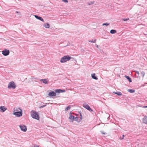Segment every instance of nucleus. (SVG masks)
Masks as SVG:
<instances>
[{
	"instance_id": "nucleus-1",
	"label": "nucleus",
	"mask_w": 147,
	"mask_h": 147,
	"mask_svg": "<svg viewBox=\"0 0 147 147\" xmlns=\"http://www.w3.org/2000/svg\"><path fill=\"white\" fill-rule=\"evenodd\" d=\"M31 117L34 119L38 120L40 117L38 113L32 110L31 112Z\"/></svg>"
},
{
	"instance_id": "nucleus-2",
	"label": "nucleus",
	"mask_w": 147,
	"mask_h": 147,
	"mask_svg": "<svg viewBox=\"0 0 147 147\" xmlns=\"http://www.w3.org/2000/svg\"><path fill=\"white\" fill-rule=\"evenodd\" d=\"M71 59V57L68 55H65L62 57L60 60L61 63H64L69 60Z\"/></svg>"
},
{
	"instance_id": "nucleus-3",
	"label": "nucleus",
	"mask_w": 147,
	"mask_h": 147,
	"mask_svg": "<svg viewBox=\"0 0 147 147\" xmlns=\"http://www.w3.org/2000/svg\"><path fill=\"white\" fill-rule=\"evenodd\" d=\"M16 87V86L15 83L13 82H10L8 85V88H12L15 89Z\"/></svg>"
},
{
	"instance_id": "nucleus-4",
	"label": "nucleus",
	"mask_w": 147,
	"mask_h": 147,
	"mask_svg": "<svg viewBox=\"0 0 147 147\" xmlns=\"http://www.w3.org/2000/svg\"><path fill=\"white\" fill-rule=\"evenodd\" d=\"M20 111L14 112L13 114L16 116L17 117H20L22 115V110L20 109V108H18Z\"/></svg>"
},
{
	"instance_id": "nucleus-5",
	"label": "nucleus",
	"mask_w": 147,
	"mask_h": 147,
	"mask_svg": "<svg viewBox=\"0 0 147 147\" xmlns=\"http://www.w3.org/2000/svg\"><path fill=\"white\" fill-rule=\"evenodd\" d=\"M20 127L21 130L24 131V132H26L27 130V128L26 126L24 125H20L19 126Z\"/></svg>"
},
{
	"instance_id": "nucleus-6",
	"label": "nucleus",
	"mask_w": 147,
	"mask_h": 147,
	"mask_svg": "<svg viewBox=\"0 0 147 147\" xmlns=\"http://www.w3.org/2000/svg\"><path fill=\"white\" fill-rule=\"evenodd\" d=\"M83 106L84 107L90 112H92L93 111V110L91 109L90 106L86 104H83Z\"/></svg>"
},
{
	"instance_id": "nucleus-7",
	"label": "nucleus",
	"mask_w": 147,
	"mask_h": 147,
	"mask_svg": "<svg viewBox=\"0 0 147 147\" xmlns=\"http://www.w3.org/2000/svg\"><path fill=\"white\" fill-rule=\"evenodd\" d=\"M2 54L3 55L6 56L8 55L9 53V50L5 49L2 51Z\"/></svg>"
},
{
	"instance_id": "nucleus-8",
	"label": "nucleus",
	"mask_w": 147,
	"mask_h": 147,
	"mask_svg": "<svg viewBox=\"0 0 147 147\" xmlns=\"http://www.w3.org/2000/svg\"><path fill=\"white\" fill-rule=\"evenodd\" d=\"M7 109L5 106H1L0 107V112L3 113Z\"/></svg>"
},
{
	"instance_id": "nucleus-9",
	"label": "nucleus",
	"mask_w": 147,
	"mask_h": 147,
	"mask_svg": "<svg viewBox=\"0 0 147 147\" xmlns=\"http://www.w3.org/2000/svg\"><path fill=\"white\" fill-rule=\"evenodd\" d=\"M41 82H42L43 83L47 84L49 83V80L48 79H44L40 80Z\"/></svg>"
},
{
	"instance_id": "nucleus-10",
	"label": "nucleus",
	"mask_w": 147,
	"mask_h": 147,
	"mask_svg": "<svg viewBox=\"0 0 147 147\" xmlns=\"http://www.w3.org/2000/svg\"><path fill=\"white\" fill-rule=\"evenodd\" d=\"M48 95L50 96H56V93L53 91H52L50 92L48 94Z\"/></svg>"
},
{
	"instance_id": "nucleus-11",
	"label": "nucleus",
	"mask_w": 147,
	"mask_h": 147,
	"mask_svg": "<svg viewBox=\"0 0 147 147\" xmlns=\"http://www.w3.org/2000/svg\"><path fill=\"white\" fill-rule=\"evenodd\" d=\"M55 92L57 93H60L63 92H65V90H63L61 89H57L55 90Z\"/></svg>"
},
{
	"instance_id": "nucleus-12",
	"label": "nucleus",
	"mask_w": 147,
	"mask_h": 147,
	"mask_svg": "<svg viewBox=\"0 0 147 147\" xmlns=\"http://www.w3.org/2000/svg\"><path fill=\"white\" fill-rule=\"evenodd\" d=\"M34 16L37 19L43 22H44V21L42 18L36 15Z\"/></svg>"
},
{
	"instance_id": "nucleus-13",
	"label": "nucleus",
	"mask_w": 147,
	"mask_h": 147,
	"mask_svg": "<svg viewBox=\"0 0 147 147\" xmlns=\"http://www.w3.org/2000/svg\"><path fill=\"white\" fill-rule=\"evenodd\" d=\"M143 122L144 123L147 124V116H145L143 119Z\"/></svg>"
},
{
	"instance_id": "nucleus-14",
	"label": "nucleus",
	"mask_w": 147,
	"mask_h": 147,
	"mask_svg": "<svg viewBox=\"0 0 147 147\" xmlns=\"http://www.w3.org/2000/svg\"><path fill=\"white\" fill-rule=\"evenodd\" d=\"M75 117L72 115L71 113L69 114V118L72 121L74 120V119Z\"/></svg>"
},
{
	"instance_id": "nucleus-15",
	"label": "nucleus",
	"mask_w": 147,
	"mask_h": 147,
	"mask_svg": "<svg viewBox=\"0 0 147 147\" xmlns=\"http://www.w3.org/2000/svg\"><path fill=\"white\" fill-rule=\"evenodd\" d=\"M44 26L47 28H49L50 27V25L47 23H45L44 24Z\"/></svg>"
},
{
	"instance_id": "nucleus-16",
	"label": "nucleus",
	"mask_w": 147,
	"mask_h": 147,
	"mask_svg": "<svg viewBox=\"0 0 147 147\" xmlns=\"http://www.w3.org/2000/svg\"><path fill=\"white\" fill-rule=\"evenodd\" d=\"M95 74H91L92 78L95 80H97L98 79V78L95 76Z\"/></svg>"
},
{
	"instance_id": "nucleus-17",
	"label": "nucleus",
	"mask_w": 147,
	"mask_h": 147,
	"mask_svg": "<svg viewBox=\"0 0 147 147\" xmlns=\"http://www.w3.org/2000/svg\"><path fill=\"white\" fill-rule=\"evenodd\" d=\"M113 93L114 94H117L119 96H121L122 95L121 93L119 92H113Z\"/></svg>"
},
{
	"instance_id": "nucleus-18",
	"label": "nucleus",
	"mask_w": 147,
	"mask_h": 147,
	"mask_svg": "<svg viewBox=\"0 0 147 147\" xmlns=\"http://www.w3.org/2000/svg\"><path fill=\"white\" fill-rule=\"evenodd\" d=\"M110 32L112 34H115L116 33V31L114 30H110Z\"/></svg>"
},
{
	"instance_id": "nucleus-19",
	"label": "nucleus",
	"mask_w": 147,
	"mask_h": 147,
	"mask_svg": "<svg viewBox=\"0 0 147 147\" xmlns=\"http://www.w3.org/2000/svg\"><path fill=\"white\" fill-rule=\"evenodd\" d=\"M125 77L126 78L127 80H128V81L129 82H131V79L129 77L127 76H125Z\"/></svg>"
},
{
	"instance_id": "nucleus-20",
	"label": "nucleus",
	"mask_w": 147,
	"mask_h": 147,
	"mask_svg": "<svg viewBox=\"0 0 147 147\" xmlns=\"http://www.w3.org/2000/svg\"><path fill=\"white\" fill-rule=\"evenodd\" d=\"M94 3V1H90L87 3V4L88 5H91L93 4Z\"/></svg>"
},
{
	"instance_id": "nucleus-21",
	"label": "nucleus",
	"mask_w": 147,
	"mask_h": 147,
	"mask_svg": "<svg viewBox=\"0 0 147 147\" xmlns=\"http://www.w3.org/2000/svg\"><path fill=\"white\" fill-rule=\"evenodd\" d=\"M71 108V106L70 105H69L67 107H66V108L65 109V111H67L69 109Z\"/></svg>"
},
{
	"instance_id": "nucleus-22",
	"label": "nucleus",
	"mask_w": 147,
	"mask_h": 147,
	"mask_svg": "<svg viewBox=\"0 0 147 147\" xmlns=\"http://www.w3.org/2000/svg\"><path fill=\"white\" fill-rule=\"evenodd\" d=\"M128 91L130 93H133L134 92L135 90L133 89H128Z\"/></svg>"
},
{
	"instance_id": "nucleus-23",
	"label": "nucleus",
	"mask_w": 147,
	"mask_h": 147,
	"mask_svg": "<svg viewBox=\"0 0 147 147\" xmlns=\"http://www.w3.org/2000/svg\"><path fill=\"white\" fill-rule=\"evenodd\" d=\"M141 75L142 77H144L145 75V72L144 71H142L141 73Z\"/></svg>"
},
{
	"instance_id": "nucleus-24",
	"label": "nucleus",
	"mask_w": 147,
	"mask_h": 147,
	"mask_svg": "<svg viewBox=\"0 0 147 147\" xmlns=\"http://www.w3.org/2000/svg\"><path fill=\"white\" fill-rule=\"evenodd\" d=\"M110 25V23H104L102 25V26H109Z\"/></svg>"
},
{
	"instance_id": "nucleus-25",
	"label": "nucleus",
	"mask_w": 147,
	"mask_h": 147,
	"mask_svg": "<svg viewBox=\"0 0 147 147\" xmlns=\"http://www.w3.org/2000/svg\"><path fill=\"white\" fill-rule=\"evenodd\" d=\"M122 20H123V21H125L129 20V18H123L122 19Z\"/></svg>"
},
{
	"instance_id": "nucleus-26",
	"label": "nucleus",
	"mask_w": 147,
	"mask_h": 147,
	"mask_svg": "<svg viewBox=\"0 0 147 147\" xmlns=\"http://www.w3.org/2000/svg\"><path fill=\"white\" fill-rule=\"evenodd\" d=\"M89 42H94V43H95L96 42V40L95 39L94 40H93V39H92V40L90 41H89Z\"/></svg>"
},
{
	"instance_id": "nucleus-27",
	"label": "nucleus",
	"mask_w": 147,
	"mask_h": 147,
	"mask_svg": "<svg viewBox=\"0 0 147 147\" xmlns=\"http://www.w3.org/2000/svg\"><path fill=\"white\" fill-rule=\"evenodd\" d=\"M74 120L76 121H78V117H75L74 119Z\"/></svg>"
},
{
	"instance_id": "nucleus-28",
	"label": "nucleus",
	"mask_w": 147,
	"mask_h": 147,
	"mask_svg": "<svg viewBox=\"0 0 147 147\" xmlns=\"http://www.w3.org/2000/svg\"><path fill=\"white\" fill-rule=\"evenodd\" d=\"M65 3H68V1L67 0H62Z\"/></svg>"
},
{
	"instance_id": "nucleus-29",
	"label": "nucleus",
	"mask_w": 147,
	"mask_h": 147,
	"mask_svg": "<svg viewBox=\"0 0 147 147\" xmlns=\"http://www.w3.org/2000/svg\"><path fill=\"white\" fill-rule=\"evenodd\" d=\"M46 106V105H42V106H41L40 107H39V108H43V107Z\"/></svg>"
},
{
	"instance_id": "nucleus-30",
	"label": "nucleus",
	"mask_w": 147,
	"mask_h": 147,
	"mask_svg": "<svg viewBox=\"0 0 147 147\" xmlns=\"http://www.w3.org/2000/svg\"><path fill=\"white\" fill-rule=\"evenodd\" d=\"M124 135H122V137L121 138V139L122 140V139H123L124 138Z\"/></svg>"
},
{
	"instance_id": "nucleus-31",
	"label": "nucleus",
	"mask_w": 147,
	"mask_h": 147,
	"mask_svg": "<svg viewBox=\"0 0 147 147\" xmlns=\"http://www.w3.org/2000/svg\"><path fill=\"white\" fill-rule=\"evenodd\" d=\"M135 72L136 74H138V75L139 74V71H135Z\"/></svg>"
},
{
	"instance_id": "nucleus-32",
	"label": "nucleus",
	"mask_w": 147,
	"mask_h": 147,
	"mask_svg": "<svg viewBox=\"0 0 147 147\" xmlns=\"http://www.w3.org/2000/svg\"><path fill=\"white\" fill-rule=\"evenodd\" d=\"M32 79H37V78H34V77H33L32 78Z\"/></svg>"
},
{
	"instance_id": "nucleus-33",
	"label": "nucleus",
	"mask_w": 147,
	"mask_h": 147,
	"mask_svg": "<svg viewBox=\"0 0 147 147\" xmlns=\"http://www.w3.org/2000/svg\"><path fill=\"white\" fill-rule=\"evenodd\" d=\"M143 108H147V106H143Z\"/></svg>"
},
{
	"instance_id": "nucleus-34",
	"label": "nucleus",
	"mask_w": 147,
	"mask_h": 147,
	"mask_svg": "<svg viewBox=\"0 0 147 147\" xmlns=\"http://www.w3.org/2000/svg\"><path fill=\"white\" fill-rule=\"evenodd\" d=\"M102 134H105V133H104V132H102Z\"/></svg>"
},
{
	"instance_id": "nucleus-35",
	"label": "nucleus",
	"mask_w": 147,
	"mask_h": 147,
	"mask_svg": "<svg viewBox=\"0 0 147 147\" xmlns=\"http://www.w3.org/2000/svg\"><path fill=\"white\" fill-rule=\"evenodd\" d=\"M16 12L17 13H20V12H18V11H16Z\"/></svg>"
},
{
	"instance_id": "nucleus-36",
	"label": "nucleus",
	"mask_w": 147,
	"mask_h": 147,
	"mask_svg": "<svg viewBox=\"0 0 147 147\" xmlns=\"http://www.w3.org/2000/svg\"><path fill=\"white\" fill-rule=\"evenodd\" d=\"M80 116L81 117L82 115H81V114H80Z\"/></svg>"
},
{
	"instance_id": "nucleus-37",
	"label": "nucleus",
	"mask_w": 147,
	"mask_h": 147,
	"mask_svg": "<svg viewBox=\"0 0 147 147\" xmlns=\"http://www.w3.org/2000/svg\"><path fill=\"white\" fill-rule=\"evenodd\" d=\"M81 120V118H80V120Z\"/></svg>"
}]
</instances>
